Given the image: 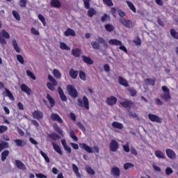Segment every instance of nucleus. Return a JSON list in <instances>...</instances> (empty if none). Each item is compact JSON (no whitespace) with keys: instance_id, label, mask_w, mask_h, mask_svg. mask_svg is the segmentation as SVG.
I'll return each mask as SVG.
<instances>
[{"instance_id":"nucleus-10","label":"nucleus","mask_w":178,"mask_h":178,"mask_svg":"<svg viewBox=\"0 0 178 178\" xmlns=\"http://www.w3.org/2000/svg\"><path fill=\"white\" fill-rule=\"evenodd\" d=\"M118 102V99L114 96H111L106 99V104L110 106L115 105Z\"/></svg>"},{"instance_id":"nucleus-1","label":"nucleus","mask_w":178,"mask_h":178,"mask_svg":"<svg viewBox=\"0 0 178 178\" xmlns=\"http://www.w3.org/2000/svg\"><path fill=\"white\" fill-rule=\"evenodd\" d=\"M79 147L81 149L88 152V154H92V152H94V154H99V147L97 145L93 146V150L92 147L88 146V145L86 143H79Z\"/></svg>"},{"instance_id":"nucleus-49","label":"nucleus","mask_w":178,"mask_h":178,"mask_svg":"<svg viewBox=\"0 0 178 178\" xmlns=\"http://www.w3.org/2000/svg\"><path fill=\"white\" fill-rule=\"evenodd\" d=\"M26 75L29 77H31V79H32V80H35V75H34V74L33 73V72L30 71V70H26Z\"/></svg>"},{"instance_id":"nucleus-26","label":"nucleus","mask_w":178,"mask_h":178,"mask_svg":"<svg viewBox=\"0 0 178 178\" xmlns=\"http://www.w3.org/2000/svg\"><path fill=\"white\" fill-rule=\"evenodd\" d=\"M80 54H81V49H73L72 50V54L74 56H76V58H78V56H80Z\"/></svg>"},{"instance_id":"nucleus-17","label":"nucleus","mask_w":178,"mask_h":178,"mask_svg":"<svg viewBox=\"0 0 178 178\" xmlns=\"http://www.w3.org/2000/svg\"><path fill=\"white\" fill-rule=\"evenodd\" d=\"M111 126L113 129H118V130H122L124 127L123 124L116 121L112 122Z\"/></svg>"},{"instance_id":"nucleus-14","label":"nucleus","mask_w":178,"mask_h":178,"mask_svg":"<svg viewBox=\"0 0 178 178\" xmlns=\"http://www.w3.org/2000/svg\"><path fill=\"white\" fill-rule=\"evenodd\" d=\"M22 91L27 94V95H31V88H29L26 84H22L20 86Z\"/></svg>"},{"instance_id":"nucleus-20","label":"nucleus","mask_w":178,"mask_h":178,"mask_svg":"<svg viewBox=\"0 0 178 178\" xmlns=\"http://www.w3.org/2000/svg\"><path fill=\"white\" fill-rule=\"evenodd\" d=\"M53 76L56 77V79H58V80H60L62 79V73H60V71L59 70L54 69L53 70Z\"/></svg>"},{"instance_id":"nucleus-31","label":"nucleus","mask_w":178,"mask_h":178,"mask_svg":"<svg viewBox=\"0 0 178 178\" xmlns=\"http://www.w3.org/2000/svg\"><path fill=\"white\" fill-rule=\"evenodd\" d=\"M155 154V156L157 157V158H159V159H164L165 158V154H163V152H162L160 150H157L154 152Z\"/></svg>"},{"instance_id":"nucleus-9","label":"nucleus","mask_w":178,"mask_h":178,"mask_svg":"<svg viewBox=\"0 0 178 178\" xmlns=\"http://www.w3.org/2000/svg\"><path fill=\"white\" fill-rule=\"evenodd\" d=\"M32 115L33 119H37L38 120H40V119H42L43 118L44 114L42 111L36 110L32 113Z\"/></svg>"},{"instance_id":"nucleus-43","label":"nucleus","mask_w":178,"mask_h":178,"mask_svg":"<svg viewBox=\"0 0 178 178\" xmlns=\"http://www.w3.org/2000/svg\"><path fill=\"white\" fill-rule=\"evenodd\" d=\"M17 60L21 64L24 65V58L22 55H17Z\"/></svg>"},{"instance_id":"nucleus-42","label":"nucleus","mask_w":178,"mask_h":178,"mask_svg":"<svg viewBox=\"0 0 178 178\" xmlns=\"http://www.w3.org/2000/svg\"><path fill=\"white\" fill-rule=\"evenodd\" d=\"M13 16H14L15 19L18 22H20V15L16 10H13Z\"/></svg>"},{"instance_id":"nucleus-19","label":"nucleus","mask_w":178,"mask_h":178,"mask_svg":"<svg viewBox=\"0 0 178 178\" xmlns=\"http://www.w3.org/2000/svg\"><path fill=\"white\" fill-rule=\"evenodd\" d=\"M14 143H15L17 147H24L26 144V141L22 139H15L14 140Z\"/></svg>"},{"instance_id":"nucleus-21","label":"nucleus","mask_w":178,"mask_h":178,"mask_svg":"<svg viewBox=\"0 0 178 178\" xmlns=\"http://www.w3.org/2000/svg\"><path fill=\"white\" fill-rule=\"evenodd\" d=\"M15 163L18 169H21L22 170H26V165H24V163H23V162L17 160L15 161Z\"/></svg>"},{"instance_id":"nucleus-40","label":"nucleus","mask_w":178,"mask_h":178,"mask_svg":"<svg viewBox=\"0 0 178 178\" xmlns=\"http://www.w3.org/2000/svg\"><path fill=\"white\" fill-rule=\"evenodd\" d=\"M131 168H134V165L131 163H127L124 164V170L131 169Z\"/></svg>"},{"instance_id":"nucleus-44","label":"nucleus","mask_w":178,"mask_h":178,"mask_svg":"<svg viewBox=\"0 0 178 178\" xmlns=\"http://www.w3.org/2000/svg\"><path fill=\"white\" fill-rule=\"evenodd\" d=\"M79 77L81 80H83V81H86V80H87V76H86V73L83 71H79Z\"/></svg>"},{"instance_id":"nucleus-55","label":"nucleus","mask_w":178,"mask_h":178,"mask_svg":"<svg viewBox=\"0 0 178 178\" xmlns=\"http://www.w3.org/2000/svg\"><path fill=\"white\" fill-rule=\"evenodd\" d=\"M70 136L71 138H72V140H74V141H77V136L76 135H74V131L71 130L70 131Z\"/></svg>"},{"instance_id":"nucleus-61","label":"nucleus","mask_w":178,"mask_h":178,"mask_svg":"<svg viewBox=\"0 0 178 178\" xmlns=\"http://www.w3.org/2000/svg\"><path fill=\"white\" fill-rule=\"evenodd\" d=\"M8 131V127L1 125L0 126V134H2V133H5V131Z\"/></svg>"},{"instance_id":"nucleus-53","label":"nucleus","mask_w":178,"mask_h":178,"mask_svg":"<svg viewBox=\"0 0 178 178\" xmlns=\"http://www.w3.org/2000/svg\"><path fill=\"white\" fill-rule=\"evenodd\" d=\"M170 34L172 37H173V38H176L177 40H178V33L177 32H176V31H175L174 29H171Z\"/></svg>"},{"instance_id":"nucleus-39","label":"nucleus","mask_w":178,"mask_h":178,"mask_svg":"<svg viewBox=\"0 0 178 178\" xmlns=\"http://www.w3.org/2000/svg\"><path fill=\"white\" fill-rule=\"evenodd\" d=\"M40 154L42 155V156L44 158V159L45 160V161L47 163H49L50 160H49V157H48V156L47 155V154H45V152H42V150L40 151Z\"/></svg>"},{"instance_id":"nucleus-30","label":"nucleus","mask_w":178,"mask_h":178,"mask_svg":"<svg viewBox=\"0 0 178 178\" xmlns=\"http://www.w3.org/2000/svg\"><path fill=\"white\" fill-rule=\"evenodd\" d=\"M79 74V72L74 70H71L70 71V76L72 79H77V76Z\"/></svg>"},{"instance_id":"nucleus-25","label":"nucleus","mask_w":178,"mask_h":178,"mask_svg":"<svg viewBox=\"0 0 178 178\" xmlns=\"http://www.w3.org/2000/svg\"><path fill=\"white\" fill-rule=\"evenodd\" d=\"M82 59L83 62H85V63H87L88 65H92V63H94V61H92L91 58L90 57L82 56Z\"/></svg>"},{"instance_id":"nucleus-24","label":"nucleus","mask_w":178,"mask_h":178,"mask_svg":"<svg viewBox=\"0 0 178 178\" xmlns=\"http://www.w3.org/2000/svg\"><path fill=\"white\" fill-rule=\"evenodd\" d=\"M118 83L121 84V86H124V87H129V83H127V81L122 76L118 78Z\"/></svg>"},{"instance_id":"nucleus-52","label":"nucleus","mask_w":178,"mask_h":178,"mask_svg":"<svg viewBox=\"0 0 178 178\" xmlns=\"http://www.w3.org/2000/svg\"><path fill=\"white\" fill-rule=\"evenodd\" d=\"M86 170L89 175H95V171H94L91 167L87 166L86 168Z\"/></svg>"},{"instance_id":"nucleus-29","label":"nucleus","mask_w":178,"mask_h":178,"mask_svg":"<svg viewBox=\"0 0 178 178\" xmlns=\"http://www.w3.org/2000/svg\"><path fill=\"white\" fill-rule=\"evenodd\" d=\"M13 45L15 51H16L17 54H20V47H19V44H17L16 40H13Z\"/></svg>"},{"instance_id":"nucleus-2","label":"nucleus","mask_w":178,"mask_h":178,"mask_svg":"<svg viewBox=\"0 0 178 178\" xmlns=\"http://www.w3.org/2000/svg\"><path fill=\"white\" fill-rule=\"evenodd\" d=\"M78 106H81L88 111V109H90V102L88 101V98H87L86 96H83L82 99H78Z\"/></svg>"},{"instance_id":"nucleus-47","label":"nucleus","mask_w":178,"mask_h":178,"mask_svg":"<svg viewBox=\"0 0 178 178\" xmlns=\"http://www.w3.org/2000/svg\"><path fill=\"white\" fill-rule=\"evenodd\" d=\"M38 19L39 20H40V22H42L43 26H47V22H45V17H44V15L39 14L38 15Z\"/></svg>"},{"instance_id":"nucleus-50","label":"nucleus","mask_w":178,"mask_h":178,"mask_svg":"<svg viewBox=\"0 0 178 178\" xmlns=\"http://www.w3.org/2000/svg\"><path fill=\"white\" fill-rule=\"evenodd\" d=\"M5 92L6 94V96L8 97V98H10V99L13 100V95L12 94V92L10 91H9V90H8L7 88L5 89Z\"/></svg>"},{"instance_id":"nucleus-6","label":"nucleus","mask_w":178,"mask_h":178,"mask_svg":"<svg viewBox=\"0 0 178 178\" xmlns=\"http://www.w3.org/2000/svg\"><path fill=\"white\" fill-rule=\"evenodd\" d=\"M162 90L163 92V94L161 95V97L163 98V99H165V101H169L170 99V92L169 91V88L166 86L162 87Z\"/></svg>"},{"instance_id":"nucleus-51","label":"nucleus","mask_w":178,"mask_h":178,"mask_svg":"<svg viewBox=\"0 0 178 178\" xmlns=\"http://www.w3.org/2000/svg\"><path fill=\"white\" fill-rule=\"evenodd\" d=\"M31 32L33 35H40V31L34 27L31 29Z\"/></svg>"},{"instance_id":"nucleus-54","label":"nucleus","mask_w":178,"mask_h":178,"mask_svg":"<svg viewBox=\"0 0 178 178\" xmlns=\"http://www.w3.org/2000/svg\"><path fill=\"white\" fill-rule=\"evenodd\" d=\"M102 22H106L108 20H111V17L108 15L107 14H104L102 17H101Z\"/></svg>"},{"instance_id":"nucleus-60","label":"nucleus","mask_w":178,"mask_h":178,"mask_svg":"<svg viewBox=\"0 0 178 178\" xmlns=\"http://www.w3.org/2000/svg\"><path fill=\"white\" fill-rule=\"evenodd\" d=\"M91 45L94 49H99V44L97 42H92Z\"/></svg>"},{"instance_id":"nucleus-38","label":"nucleus","mask_w":178,"mask_h":178,"mask_svg":"<svg viewBox=\"0 0 178 178\" xmlns=\"http://www.w3.org/2000/svg\"><path fill=\"white\" fill-rule=\"evenodd\" d=\"M60 48L63 50L65 49L67 51H70V48L69 47V46L66 45V44L63 42H60Z\"/></svg>"},{"instance_id":"nucleus-37","label":"nucleus","mask_w":178,"mask_h":178,"mask_svg":"<svg viewBox=\"0 0 178 178\" xmlns=\"http://www.w3.org/2000/svg\"><path fill=\"white\" fill-rule=\"evenodd\" d=\"M47 98L50 104L51 107L54 106L55 105V100L53 99V98L49 95V94L47 95Z\"/></svg>"},{"instance_id":"nucleus-5","label":"nucleus","mask_w":178,"mask_h":178,"mask_svg":"<svg viewBox=\"0 0 178 178\" xmlns=\"http://www.w3.org/2000/svg\"><path fill=\"white\" fill-rule=\"evenodd\" d=\"M67 90L71 97L73 98H77L79 96V93L77 92V90H76V88H74V86H67Z\"/></svg>"},{"instance_id":"nucleus-7","label":"nucleus","mask_w":178,"mask_h":178,"mask_svg":"<svg viewBox=\"0 0 178 178\" xmlns=\"http://www.w3.org/2000/svg\"><path fill=\"white\" fill-rule=\"evenodd\" d=\"M149 120L151 122H155L156 123H162V118H159V116L155 114H149L148 115Z\"/></svg>"},{"instance_id":"nucleus-3","label":"nucleus","mask_w":178,"mask_h":178,"mask_svg":"<svg viewBox=\"0 0 178 178\" xmlns=\"http://www.w3.org/2000/svg\"><path fill=\"white\" fill-rule=\"evenodd\" d=\"M9 40L10 38V35L5 30L3 29L0 32V43L2 44L3 45H5L6 44V40Z\"/></svg>"},{"instance_id":"nucleus-64","label":"nucleus","mask_w":178,"mask_h":178,"mask_svg":"<svg viewBox=\"0 0 178 178\" xmlns=\"http://www.w3.org/2000/svg\"><path fill=\"white\" fill-rule=\"evenodd\" d=\"M91 0H83L84 6L86 9H90V2Z\"/></svg>"},{"instance_id":"nucleus-34","label":"nucleus","mask_w":178,"mask_h":178,"mask_svg":"<svg viewBox=\"0 0 178 178\" xmlns=\"http://www.w3.org/2000/svg\"><path fill=\"white\" fill-rule=\"evenodd\" d=\"M127 3L129 9H131V10H132V12H134V13H136L137 12V10L136 9V6H134L133 3H131L129 1H127Z\"/></svg>"},{"instance_id":"nucleus-12","label":"nucleus","mask_w":178,"mask_h":178,"mask_svg":"<svg viewBox=\"0 0 178 178\" xmlns=\"http://www.w3.org/2000/svg\"><path fill=\"white\" fill-rule=\"evenodd\" d=\"M111 173L114 177H119L120 176V169L115 166L111 168Z\"/></svg>"},{"instance_id":"nucleus-8","label":"nucleus","mask_w":178,"mask_h":178,"mask_svg":"<svg viewBox=\"0 0 178 178\" xmlns=\"http://www.w3.org/2000/svg\"><path fill=\"white\" fill-rule=\"evenodd\" d=\"M119 148V143L115 140H111L110 143V151L112 152H116Z\"/></svg>"},{"instance_id":"nucleus-36","label":"nucleus","mask_w":178,"mask_h":178,"mask_svg":"<svg viewBox=\"0 0 178 178\" xmlns=\"http://www.w3.org/2000/svg\"><path fill=\"white\" fill-rule=\"evenodd\" d=\"M104 27L106 31H108L109 33H111V31H113V30L115 29L113 25L111 24H106Z\"/></svg>"},{"instance_id":"nucleus-4","label":"nucleus","mask_w":178,"mask_h":178,"mask_svg":"<svg viewBox=\"0 0 178 178\" xmlns=\"http://www.w3.org/2000/svg\"><path fill=\"white\" fill-rule=\"evenodd\" d=\"M120 23L122 26H124V27H127V29H131L134 24H133V22L130 19H126L124 18H121L120 19Z\"/></svg>"},{"instance_id":"nucleus-32","label":"nucleus","mask_w":178,"mask_h":178,"mask_svg":"<svg viewBox=\"0 0 178 178\" xmlns=\"http://www.w3.org/2000/svg\"><path fill=\"white\" fill-rule=\"evenodd\" d=\"M94 15H97V10H95V9H94L93 8H89L88 11V16L89 17H92Z\"/></svg>"},{"instance_id":"nucleus-63","label":"nucleus","mask_w":178,"mask_h":178,"mask_svg":"<svg viewBox=\"0 0 178 178\" xmlns=\"http://www.w3.org/2000/svg\"><path fill=\"white\" fill-rule=\"evenodd\" d=\"M134 42L135 45H141V39L139 38H136L134 40Z\"/></svg>"},{"instance_id":"nucleus-46","label":"nucleus","mask_w":178,"mask_h":178,"mask_svg":"<svg viewBox=\"0 0 178 178\" xmlns=\"http://www.w3.org/2000/svg\"><path fill=\"white\" fill-rule=\"evenodd\" d=\"M48 79L49 81L53 83L54 86H58V81H56V79L54 76L49 75Z\"/></svg>"},{"instance_id":"nucleus-57","label":"nucleus","mask_w":178,"mask_h":178,"mask_svg":"<svg viewBox=\"0 0 178 178\" xmlns=\"http://www.w3.org/2000/svg\"><path fill=\"white\" fill-rule=\"evenodd\" d=\"M19 5L21 8H26V5H27V0H19Z\"/></svg>"},{"instance_id":"nucleus-27","label":"nucleus","mask_w":178,"mask_h":178,"mask_svg":"<svg viewBox=\"0 0 178 178\" xmlns=\"http://www.w3.org/2000/svg\"><path fill=\"white\" fill-rule=\"evenodd\" d=\"M51 5L53 8H60V1L59 0H51Z\"/></svg>"},{"instance_id":"nucleus-13","label":"nucleus","mask_w":178,"mask_h":178,"mask_svg":"<svg viewBox=\"0 0 178 178\" xmlns=\"http://www.w3.org/2000/svg\"><path fill=\"white\" fill-rule=\"evenodd\" d=\"M51 120H54L55 122H58V123H63V120L59 116V115L56 113H52L50 116Z\"/></svg>"},{"instance_id":"nucleus-22","label":"nucleus","mask_w":178,"mask_h":178,"mask_svg":"<svg viewBox=\"0 0 178 178\" xmlns=\"http://www.w3.org/2000/svg\"><path fill=\"white\" fill-rule=\"evenodd\" d=\"M52 145H53L54 149L56 151V152H57V154H59V155L63 154V153L62 152V149L60 148V147H59V145L54 143H52Z\"/></svg>"},{"instance_id":"nucleus-23","label":"nucleus","mask_w":178,"mask_h":178,"mask_svg":"<svg viewBox=\"0 0 178 178\" xmlns=\"http://www.w3.org/2000/svg\"><path fill=\"white\" fill-rule=\"evenodd\" d=\"M108 44L110 45H122V41L120 40H118L117 39H111L110 40H108Z\"/></svg>"},{"instance_id":"nucleus-56","label":"nucleus","mask_w":178,"mask_h":178,"mask_svg":"<svg viewBox=\"0 0 178 178\" xmlns=\"http://www.w3.org/2000/svg\"><path fill=\"white\" fill-rule=\"evenodd\" d=\"M103 2L107 6H113V2L112 0H103Z\"/></svg>"},{"instance_id":"nucleus-58","label":"nucleus","mask_w":178,"mask_h":178,"mask_svg":"<svg viewBox=\"0 0 178 178\" xmlns=\"http://www.w3.org/2000/svg\"><path fill=\"white\" fill-rule=\"evenodd\" d=\"M76 126L83 132L86 133V127L81 124V122H77Z\"/></svg>"},{"instance_id":"nucleus-11","label":"nucleus","mask_w":178,"mask_h":178,"mask_svg":"<svg viewBox=\"0 0 178 178\" xmlns=\"http://www.w3.org/2000/svg\"><path fill=\"white\" fill-rule=\"evenodd\" d=\"M165 154L170 159H176V153L172 149H167Z\"/></svg>"},{"instance_id":"nucleus-16","label":"nucleus","mask_w":178,"mask_h":178,"mask_svg":"<svg viewBox=\"0 0 178 178\" xmlns=\"http://www.w3.org/2000/svg\"><path fill=\"white\" fill-rule=\"evenodd\" d=\"M61 144H62L65 151H66V152H67L68 154L72 153V148H70V147H69L67 145V144L66 143V140L62 139L61 140Z\"/></svg>"},{"instance_id":"nucleus-15","label":"nucleus","mask_w":178,"mask_h":178,"mask_svg":"<svg viewBox=\"0 0 178 178\" xmlns=\"http://www.w3.org/2000/svg\"><path fill=\"white\" fill-rule=\"evenodd\" d=\"M64 35L65 37H76V32H74V30L69 28L64 32Z\"/></svg>"},{"instance_id":"nucleus-33","label":"nucleus","mask_w":178,"mask_h":178,"mask_svg":"<svg viewBox=\"0 0 178 178\" xmlns=\"http://www.w3.org/2000/svg\"><path fill=\"white\" fill-rule=\"evenodd\" d=\"M8 147H9V144H8V143L0 140V152L3 149V148H8Z\"/></svg>"},{"instance_id":"nucleus-41","label":"nucleus","mask_w":178,"mask_h":178,"mask_svg":"<svg viewBox=\"0 0 178 178\" xmlns=\"http://www.w3.org/2000/svg\"><path fill=\"white\" fill-rule=\"evenodd\" d=\"M54 129H55V130H56V131L58 133V134H60L63 137V136H65L63 131L62 130V129H60V127H58V125H54Z\"/></svg>"},{"instance_id":"nucleus-28","label":"nucleus","mask_w":178,"mask_h":178,"mask_svg":"<svg viewBox=\"0 0 178 178\" xmlns=\"http://www.w3.org/2000/svg\"><path fill=\"white\" fill-rule=\"evenodd\" d=\"M72 169L76 177H81V175H80V172H79V167H77L76 164H72Z\"/></svg>"},{"instance_id":"nucleus-45","label":"nucleus","mask_w":178,"mask_h":178,"mask_svg":"<svg viewBox=\"0 0 178 178\" xmlns=\"http://www.w3.org/2000/svg\"><path fill=\"white\" fill-rule=\"evenodd\" d=\"M9 155V151L6 150L1 153V161H6V157Z\"/></svg>"},{"instance_id":"nucleus-18","label":"nucleus","mask_w":178,"mask_h":178,"mask_svg":"<svg viewBox=\"0 0 178 178\" xmlns=\"http://www.w3.org/2000/svg\"><path fill=\"white\" fill-rule=\"evenodd\" d=\"M58 91L61 101H67V98L66 97V95H65V93H63V90H62L61 87H58Z\"/></svg>"},{"instance_id":"nucleus-59","label":"nucleus","mask_w":178,"mask_h":178,"mask_svg":"<svg viewBox=\"0 0 178 178\" xmlns=\"http://www.w3.org/2000/svg\"><path fill=\"white\" fill-rule=\"evenodd\" d=\"M122 147H123L124 151H125V152H130V147H129V143H127Z\"/></svg>"},{"instance_id":"nucleus-48","label":"nucleus","mask_w":178,"mask_h":178,"mask_svg":"<svg viewBox=\"0 0 178 178\" xmlns=\"http://www.w3.org/2000/svg\"><path fill=\"white\" fill-rule=\"evenodd\" d=\"M56 86V85H54V83H51L49 82L47 83V88H49V90H50L51 91H55Z\"/></svg>"},{"instance_id":"nucleus-35","label":"nucleus","mask_w":178,"mask_h":178,"mask_svg":"<svg viewBox=\"0 0 178 178\" xmlns=\"http://www.w3.org/2000/svg\"><path fill=\"white\" fill-rule=\"evenodd\" d=\"M120 104L124 108H129V106H131V102H129V100H125L124 102H120Z\"/></svg>"},{"instance_id":"nucleus-62","label":"nucleus","mask_w":178,"mask_h":178,"mask_svg":"<svg viewBox=\"0 0 178 178\" xmlns=\"http://www.w3.org/2000/svg\"><path fill=\"white\" fill-rule=\"evenodd\" d=\"M128 90L129 91V94H131V97H134L137 94V91L134 88H129Z\"/></svg>"}]
</instances>
